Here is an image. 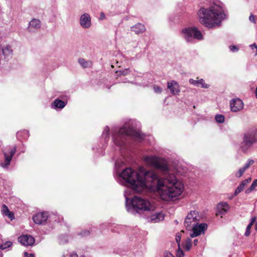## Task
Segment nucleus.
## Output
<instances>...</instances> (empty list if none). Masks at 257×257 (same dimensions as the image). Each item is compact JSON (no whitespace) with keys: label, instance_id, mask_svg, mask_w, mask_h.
Instances as JSON below:
<instances>
[{"label":"nucleus","instance_id":"nucleus-33","mask_svg":"<svg viewBox=\"0 0 257 257\" xmlns=\"http://www.w3.org/2000/svg\"><path fill=\"white\" fill-rule=\"evenodd\" d=\"M245 170H246L243 167L240 168L239 170L236 172L235 175L238 178L240 177L243 174Z\"/></svg>","mask_w":257,"mask_h":257},{"label":"nucleus","instance_id":"nucleus-28","mask_svg":"<svg viewBox=\"0 0 257 257\" xmlns=\"http://www.w3.org/2000/svg\"><path fill=\"white\" fill-rule=\"evenodd\" d=\"M183 246L186 250H189L192 246L191 239L188 238L186 240Z\"/></svg>","mask_w":257,"mask_h":257},{"label":"nucleus","instance_id":"nucleus-50","mask_svg":"<svg viewBox=\"0 0 257 257\" xmlns=\"http://www.w3.org/2000/svg\"><path fill=\"white\" fill-rule=\"evenodd\" d=\"M255 229L257 230V222H256L255 224Z\"/></svg>","mask_w":257,"mask_h":257},{"label":"nucleus","instance_id":"nucleus-22","mask_svg":"<svg viewBox=\"0 0 257 257\" xmlns=\"http://www.w3.org/2000/svg\"><path fill=\"white\" fill-rule=\"evenodd\" d=\"M164 219V215L161 212L155 213L151 216V220L153 222H158Z\"/></svg>","mask_w":257,"mask_h":257},{"label":"nucleus","instance_id":"nucleus-6","mask_svg":"<svg viewBox=\"0 0 257 257\" xmlns=\"http://www.w3.org/2000/svg\"><path fill=\"white\" fill-rule=\"evenodd\" d=\"M183 37L188 42H192L194 39L201 40L203 39V35L195 27H189L182 30Z\"/></svg>","mask_w":257,"mask_h":257},{"label":"nucleus","instance_id":"nucleus-24","mask_svg":"<svg viewBox=\"0 0 257 257\" xmlns=\"http://www.w3.org/2000/svg\"><path fill=\"white\" fill-rule=\"evenodd\" d=\"M78 63L83 68L91 67L92 66V61L90 60L86 61L81 58L78 59Z\"/></svg>","mask_w":257,"mask_h":257},{"label":"nucleus","instance_id":"nucleus-47","mask_svg":"<svg viewBox=\"0 0 257 257\" xmlns=\"http://www.w3.org/2000/svg\"><path fill=\"white\" fill-rule=\"evenodd\" d=\"M69 257H78V255L76 253L72 252L70 254Z\"/></svg>","mask_w":257,"mask_h":257},{"label":"nucleus","instance_id":"nucleus-15","mask_svg":"<svg viewBox=\"0 0 257 257\" xmlns=\"http://www.w3.org/2000/svg\"><path fill=\"white\" fill-rule=\"evenodd\" d=\"M167 87L173 95H178L180 91L179 84L174 80L168 82L167 83Z\"/></svg>","mask_w":257,"mask_h":257},{"label":"nucleus","instance_id":"nucleus-9","mask_svg":"<svg viewBox=\"0 0 257 257\" xmlns=\"http://www.w3.org/2000/svg\"><path fill=\"white\" fill-rule=\"evenodd\" d=\"M16 150L17 147L16 146H14L12 147H10L8 151H3L5 160L4 162L0 164L1 167L3 168H7L10 165L13 156L15 154Z\"/></svg>","mask_w":257,"mask_h":257},{"label":"nucleus","instance_id":"nucleus-32","mask_svg":"<svg viewBox=\"0 0 257 257\" xmlns=\"http://www.w3.org/2000/svg\"><path fill=\"white\" fill-rule=\"evenodd\" d=\"M244 187L241 183L238 185L234 192V196H237L244 189Z\"/></svg>","mask_w":257,"mask_h":257},{"label":"nucleus","instance_id":"nucleus-1","mask_svg":"<svg viewBox=\"0 0 257 257\" xmlns=\"http://www.w3.org/2000/svg\"><path fill=\"white\" fill-rule=\"evenodd\" d=\"M144 161L148 165L161 171L165 176L155 182L158 193L162 199L171 201L179 196L184 189V185L176 176L169 173V168L166 161L156 156H145Z\"/></svg>","mask_w":257,"mask_h":257},{"label":"nucleus","instance_id":"nucleus-17","mask_svg":"<svg viewBox=\"0 0 257 257\" xmlns=\"http://www.w3.org/2000/svg\"><path fill=\"white\" fill-rule=\"evenodd\" d=\"M41 22L39 19H33L29 22L28 29L30 31L38 29L41 27Z\"/></svg>","mask_w":257,"mask_h":257},{"label":"nucleus","instance_id":"nucleus-21","mask_svg":"<svg viewBox=\"0 0 257 257\" xmlns=\"http://www.w3.org/2000/svg\"><path fill=\"white\" fill-rule=\"evenodd\" d=\"M2 212L4 215L8 216L11 220H13L14 218V214L10 211L8 206L5 204L2 205Z\"/></svg>","mask_w":257,"mask_h":257},{"label":"nucleus","instance_id":"nucleus-12","mask_svg":"<svg viewBox=\"0 0 257 257\" xmlns=\"http://www.w3.org/2000/svg\"><path fill=\"white\" fill-rule=\"evenodd\" d=\"M207 228V224L201 223L199 225H195L192 226V233L190 234L191 237H194L201 234Z\"/></svg>","mask_w":257,"mask_h":257},{"label":"nucleus","instance_id":"nucleus-25","mask_svg":"<svg viewBox=\"0 0 257 257\" xmlns=\"http://www.w3.org/2000/svg\"><path fill=\"white\" fill-rule=\"evenodd\" d=\"M255 220H256V217L255 216L252 217L251 218L250 222L249 223V224L246 227V230H245V233H244V235L245 236H248L250 234V228H251V227H252V225L253 224V223L255 222Z\"/></svg>","mask_w":257,"mask_h":257},{"label":"nucleus","instance_id":"nucleus-3","mask_svg":"<svg viewBox=\"0 0 257 257\" xmlns=\"http://www.w3.org/2000/svg\"><path fill=\"white\" fill-rule=\"evenodd\" d=\"M198 14L200 23L209 28L218 26L225 17L223 4L218 0L211 2L207 9L201 8Z\"/></svg>","mask_w":257,"mask_h":257},{"label":"nucleus","instance_id":"nucleus-26","mask_svg":"<svg viewBox=\"0 0 257 257\" xmlns=\"http://www.w3.org/2000/svg\"><path fill=\"white\" fill-rule=\"evenodd\" d=\"M131 73V70L129 68L124 69L123 70H120L119 71H116V73L117 76H119L121 75L125 76L128 75Z\"/></svg>","mask_w":257,"mask_h":257},{"label":"nucleus","instance_id":"nucleus-5","mask_svg":"<svg viewBox=\"0 0 257 257\" xmlns=\"http://www.w3.org/2000/svg\"><path fill=\"white\" fill-rule=\"evenodd\" d=\"M125 200L126 208L130 211H135L141 214L145 212L153 211L155 209L154 204L146 198L136 196L130 202H128L129 198L128 197H126Z\"/></svg>","mask_w":257,"mask_h":257},{"label":"nucleus","instance_id":"nucleus-44","mask_svg":"<svg viewBox=\"0 0 257 257\" xmlns=\"http://www.w3.org/2000/svg\"><path fill=\"white\" fill-rule=\"evenodd\" d=\"M89 234V232L88 231H84L80 233V235L82 236H85L88 235Z\"/></svg>","mask_w":257,"mask_h":257},{"label":"nucleus","instance_id":"nucleus-23","mask_svg":"<svg viewBox=\"0 0 257 257\" xmlns=\"http://www.w3.org/2000/svg\"><path fill=\"white\" fill-rule=\"evenodd\" d=\"M66 104V103L64 101L59 99H56L52 103V107L55 109L57 108L62 109L65 106Z\"/></svg>","mask_w":257,"mask_h":257},{"label":"nucleus","instance_id":"nucleus-7","mask_svg":"<svg viewBox=\"0 0 257 257\" xmlns=\"http://www.w3.org/2000/svg\"><path fill=\"white\" fill-rule=\"evenodd\" d=\"M257 142V131L253 130L245 133L243 136L241 147L244 152L246 151L253 144Z\"/></svg>","mask_w":257,"mask_h":257},{"label":"nucleus","instance_id":"nucleus-41","mask_svg":"<svg viewBox=\"0 0 257 257\" xmlns=\"http://www.w3.org/2000/svg\"><path fill=\"white\" fill-rule=\"evenodd\" d=\"M229 49L232 52H237L238 50V48L234 45L233 46H229Z\"/></svg>","mask_w":257,"mask_h":257},{"label":"nucleus","instance_id":"nucleus-38","mask_svg":"<svg viewBox=\"0 0 257 257\" xmlns=\"http://www.w3.org/2000/svg\"><path fill=\"white\" fill-rule=\"evenodd\" d=\"M253 52L254 53L255 55H257V45L255 44H253L250 45Z\"/></svg>","mask_w":257,"mask_h":257},{"label":"nucleus","instance_id":"nucleus-36","mask_svg":"<svg viewBox=\"0 0 257 257\" xmlns=\"http://www.w3.org/2000/svg\"><path fill=\"white\" fill-rule=\"evenodd\" d=\"M153 89L156 93H160L162 92V89L159 86L154 85L153 87Z\"/></svg>","mask_w":257,"mask_h":257},{"label":"nucleus","instance_id":"nucleus-16","mask_svg":"<svg viewBox=\"0 0 257 257\" xmlns=\"http://www.w3.org/2000/svg\"><path fill=\"white\" fill-rule=\"evenodd\" d=\"M216 209V215L217 216L221 215V217H222V215L228 210L229 206L226 202H220L218 204Z\"/></svg>","mask_w":257,"mask_h":257},{"label":"nucleus","instance_id":"nucleus-45","mask_svg":"<svg viewBox=\"0 0 257 257\" xmlns=\"http://www.w3.org/2000/svg\"><path fill=\"white\" fill-rule=\"evenodd\" d=\"M105 19V15L104 13L101 12L100 14L99 20H102Z\"/></svg>","mask_w":257,"mask_h":257},{"label":"nucleus","instance_id":"nucleus-29","mask_svg":"<svg viewBox=\"0 0 257 257\" xmlns=\"http://www.w3.org/2000/svg\"><path fill=\"white\" fill-rule=\"evenodd\" d=\"M12 245V242L10 241H7L3 243L0 245V248L2 250L5 249Z\"/></svg>","mask_w":257,"mask_h":257},{"label":"nucleus","instance_id":"nucleus-4","mask_svg":"<svg viewBox=\"0 0 257 257\" xmlns=\"http://www.w3.org/2000/svg\"><path fill=\"white\" fill-rule=\"evenodd\" d=\"M128 136L133 137L139 140H141L144 138V135L140 132L134 130L133 123L129 121L125 123L116 134L113 135V141L116 146L122 147L125 144L126 138Z\"/></svg>","mask_w":257,"mask_h":257},{"label":"nucleus","instance_id":"nucleus-48","mask_svg":"<svg viewBox=\"0 0 257 257\" xmlns=\"http://www.w3.org/2000/svg\"><path fill=\"white\" fill-rule=\"evenodd\" d=\"M193 243L194 245H196L198 243V240L197 239H194L193 241Z\"/></svg>","mask_w":257,"mask_h":257},{"label":"nucleus","instance_id":"nucleus-43","mask_svg":"<svg viewBox=\"0 0 257 257\" xmlns=\"http://www.w3.org/2000/svg\"><path fill=\"white\" fill-rule=\"evenodd\" d=\"M249 20L250 22H253L254 23H255V17L254 15L251 14L249 17Z\"/></svg>","mask_w":257,"mask_h":257},{"label":"nucleus","instance_id":"nucleus-2","mask_svg":"<svg viewBox=\"0 0 257 257\" xmlns=\"http://www.w3.org/2000/svg\"><path fill=\"white\" fill-rule=\"evenodd\" d=\"M119 176L136 193L142 192L146 189H152L158 179V175L154 171L147 170L143 166H140L137 171L127 168L120 173Z\"/></svg>","mask_w":257,"mask_h":257},{"label":"nucleus","instance_id":"nucleus-40","mask_svg":"<svg viewBox=\"0 0 257 257\" xmlns=\"http://www.w3.org/2000/svg\"><path fill=\"white\" fill-rule=\"evenodd\" d=\"M251 178H249L242 181L241 182V184H242L244 187H245L248 183H249L251 181Z\"/></svg>","mask_w":257,"mask_h":257},{"label":"nucleus","instance_id":"nucleus-30","mask_svg":"<svg viewBox=\"0 0 257 257\" xmlns=\"http://www.w3.org/2000/svg\"><path fill=\"white\" fill-rule=\"evenodd\" d=\"M109 127L108 126H106L104 128V131H103V132L102 133V137L105 140H107L109 138Z\"/></svg>","mask_w":257,"mask_h":257},{"label":"nucleus","instance_id":"nucleus-46","mask_svg":"<svg viewBox=\"0 0 257 257\" xmlns=\"http://www.w3.org/2000/svg\"><path fill=\"white\" fill-rule=\"evenodd\" d=\"M25 257H34V255L32 253L29 254L27 252L24 253Z\"/></svg>","mask_w":257,"mask_h":257},{"label":"nucleus","instance_id":"nucleus-11","mask_svg":"<svg viewBox=\"0 0 257 257\" xmlns=\"http://www.w3.org/2000/svg\"><path fill=\"white\" fill-rule=\"evenodd\" d=\"M80 25L84 29H88L91 25V17L88 13L82 14L79 20Z\"/></svg>","mask_w":257,"mask_h":257},{"label":"nucleus","instance_id":"nucleus-35","mask_svg":"<svg viewBox=\"0 0 257 257\" xmlns=\"http://www.w3.org/2000/svg\"><path fill=\"white\" fill-rule=\"evenodd\" d=\"M67 236L63 235L60 237V243L61 244H64L67 242Z\"/></svg>","mask_w":257,"mask_h":257},{"label":"nucleus","instance_id":"nucleus-10","mask_svg":"<svg viewBox=\"0 0 257 257\" xmlns=\"http://www.w3.org/2000/svg\"><path fill=\"white\" fill-rule=\"evenodd\" d=\"M243 103L239 98L232 99L230 102V109L233 112H237L243 108Z\"/></svg>","mask_w":257,"mask_h":257},{"label":"nucleus","instance_id":"nucleus-14","mask_svg":"<svg viewBox=\"0 0 257 257\" xmlns=\"http://www.w3.org/2000/svg\"><path fill=\"white\" fill-rule=\"evenodd\" d=\"M19 241L25 246H31L35 243L34 238L30 235H23L18 238Z\"/></svg>","mask_w":257,"mask_h":257},{"label":"nucleus","instance_id":"nucleus-18","mask_svg":"<svg viewBox=\"0 0 257 257\" xmlns=\"http://www.w3.org/2000/svg\"><path fill=\"white\" fill-rule=\"evenodd\" d=\"M189 81L190 83L196 86H199L201 85L202 88H208L209 87L208 84L205 83V81L203 79L195 80L191 78L189 79Z\"/></svg>","mask_w":257,"mask_h":257},{"label":"nucleus","instance_id":"nucleus-20","mask_svg":"<svg viewBox=\"0 0 257 257\" xmlns=\"http://www.w3.org/2000/svg\"><path fill=\"white\" fill-rule=\"evenodd\" d=\"M131 31L135 32L137 34L142 33L145 31V26L141 24H137L131 27Z\"/></svg>","mask_w":257,"mask_h":257},{"label":"nucleus","instance_id":"nucleus-49","mask_svg":"<svg viewBox=\"0 0 257 257\" xmlns=\"http://www.w3.org/2000/svg\"><path fill=\"white\" fill-rule=\"evenodd\" d=\"M255 97L257 98V87H256L255 89Z\"/></svg>","mask_w":257,"mask_h":257},{"label":"nucleus","instance_id":"nucleus-39","mask_svg":"<svg viewBox=\"0 0 257 257\" xmlns=\"http://www.w3.org/2000/svg\"><path fill=\"white\" fill-rule=\"evenodd\" d=\"M181 234L179 233H178L176 235V240L178 243V246H180V242L181 241Z\"/></svg>","mask_w":257,"mask_h":257},{"label":"nucleus","instance_id":"nucleus-42","mask_svg":"<svg viewBox=\"0 0 257 257\" xmlns=\"http://www.w3.org/2000/svg\"><path fill=\"white\" fill-rule=\"evenodd\" d=\"M164 257H175L171 252L166 251L164 253Z\"/></svg>","mask_w":257,"mask_h":257},{"label":"nucleus","instance_id":"nucleus-51","mask_svg":"<svg viewBox=\"0 0 257 257\" xmlns=\"http://www.w3.org/2000/svg\"><path fill=\"white\" fill-rule=\"evenodd\" d=\"M118 162H116V163H115V167L116 168L117 167V165H118Z\"/></svg>","mask_w":257,"mask_h":257},{"label":"nucleus","instance_id":"nucleus-19","mask_svg":"<svg viewBox=\"0 0 257 257\" xmlns=\"http://www.w3.org/2000/svg\"><path fill=\"white\" fill-rule=\"evenodd\" d=\"M12 50L11 47L9 45H7L6 47L3 48L2 50V53L0 52V58L2 57V55H3L5 59L8 58L9 57L12 56Z\"/></svg>","mask_w":257,"mask_h":257},{"label":"nucleus","instance_id":"nucleus-37","mask_svg":"<svg viewBox=\"0 0 257 257\" xmlns=\"http://www.w3.org/2000/svg\"><path fill=\"white\" fill-rule=\"evenodd\" d=\"M176 255L177 257H183L184 254L183 251L180 248V246L177 251Z\"/></svg>","mask_w":257,"mask_h":257},{"label":"nucleus","instance_id":"nucleus-52","mask_svg":"<svg viewBox=\"0 0 257 257\" xmlns=\"http://www.w3.org/2000/svg\"><path fill=\"white\" fill-rule=\"evenodd\" d=\"M0 257H2L1 256H0Z\"/></svg>","mask_w":257,"mask_h":257},{"label":"nucleus","instance_id":"nucleus-31","mask_svg":"<svg viewBox=\"0 0 257 257\" xmlns=\"http://www.w3.org/2000/svg\"><path fill=\"white\" fill-rule=\"evenodd\" d=\"M215 118L217 122L223 123L224 121V116L223 115L217 114Z\"/></svg>","mask_w":257,"mask_h":257},{"label":"nucleus","instance_id":"nucleus-8","mask_svg":"<svg viewBox=\"0 0 257 257\" xmlns=\"http://www.w3.org/2000/svg\"><path fill=\"white\" fill-rule=\"evenodd\" d=\"M200 216L197 211H191L188 213L184 221V225L188 230L191 229L193 226L198 224Z\"/></svg>","mask_w":257,"mask_h":257},{"label":"nucleus","instance_id":"nucleus-34","mask_svg":"<svg viewBox=\"0 0 257 257\" xmlns=\"http://www.w3.org/2000/svg\"><path fill=\"white\" fill-rule=\"evenodd\" d=\"M254 163L253 160H248V161L244 164L243 167L245 170L248 169L251 165Z\"/></svg>","mask_w":257,"mask_h":257},{"label":"nucleus","instance_id":"nucleus-27","mask_svg":"<svg viewBox=\"0 0 257 257\" xmlns=\"http://www.w3.org/2000/svg\"><path fill=\"white\" fill-rule=\"evenodd\" d=\"M257 186V179H255L252 183L251 186L245 190V193L248 194L252 191Z\"/></svg>","mask_w":257,"mask_h":257},{"label":"nucleus","instance_id":"nucleus-13","mask_svg":"<svg viewBox=\"0 0 257 257\" xmlns=\"http://www.w3.org/2000/svg\"><path fill=\"white\" fill-rule=\"evenodd\" d=\"M48 217V213L46 212H43L38 213L34 215L33 217V220L35 223L41 224L46 221Z\"/></svg>","mask_w":257,"mask_h":257}]
</instances>
